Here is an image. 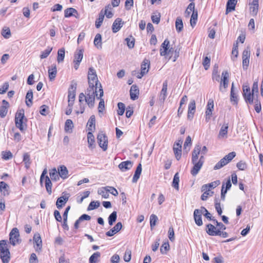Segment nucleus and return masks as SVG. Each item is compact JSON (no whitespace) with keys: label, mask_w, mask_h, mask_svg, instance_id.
<instances>
[{"label":"nucleus","mask_w":263,"mask_h":263,"mask_svg":"<svg viewBox=\"0 0 263 263\" xmlns=\"http://www.w3.org/2000/svg\"><path fill=\"white\" fill-rule=\"evenodd\" d=\"M200 152V145L199 144L196 145L192 154V163L194 164V166L191 171V174L193 176H195L199 173L203 165L201 162H197Z\"/></svg>","instance_id":"nucleus-1"},{"label":"nucleus","mask_w":263,"mask_h":263,"mask_svg":"<svg viewBox=\"0 0 263 263\" xmlns=\"http://www.w3.org/2000/svg\"><path fill=\"white\" fill-rule=\"evenodd\" d=\"M88 81L89 86H95L96 88H99L100 97L103 96V90L101 83L99 82L96 74V70L92 67L89 68L88 72Z\"/></svg>","instance_id":"nucleus-2"},{"label":"nucleus","mask_w":263,"mask_h":263,"mask_svg":"<svg viewBox=\"0 0 263 263\" xmlns=\"http://www.w3.org/2000/svg\"><path fill=\"white\" fill-rule=\"evenodd\" d=\"M6 246V240L0 241V256L3 263H8L10 258V253Z\"/></svg>","instance_id":"nucleus-3"},{"label":"nucleus","mask_w":263,"mask_h":263,"mask_svg":"<svg viewBox=\"0 0 263 263\" xmlns=\"http://www.w3.org/2000/svg\"><path fill=\"white\" fill-rule=\"evenodd\" d=\"M170 41L168 39H165L161 46L160 50V54L161 56L168 55L169 60L173 57V53L174 52V49L173 48L169 47Z\"/></svg>","instance_id":"nucleus-4"},{"label":"nucleus","mask_w":263,"mask_h":263,"mask_svg":"<svg viewBox=\"0 0 263 263\" xmlns=\"http://www.w3.org/2000/svg\"><path fill=\"white\" fill-rule=\"evenodd\" d=\"M236 156V153L234 152L229 153L221 159L214 167V169L216 170L221 168L226 164L229 163Z\"/></svg>","instance_id":"nucleus-5"},{"label":"nucleus","mask_w":263,"mask_h":263,"mask_svg":"<svg viewBox=\"0 0 263 263\" xmlns=\"http://www.w3.org/2000/svg\"><path fill=\"white\" fill-rule=\"evenodd\" d=\"M24 117V110L23 109L17 111L15 116V125L22 132L24 131L25 129L23 124V119Z\"/></svg>","instance_id":"nucleus-6"},{"label":"nucleus","mask_w":263,"mask_h":263,"mask_svg":"<svg viewBox=\"0 0 263 263\" xmlns=\"http://www.w3.org/2000/svg\"><path fill=\"white\" fill-rule=\"evenodd\" d=\"M243 96L247 103L252 104L254 93L251 91L250 86L248 84H244L242 86Z\"/></svg>","instance_id":"nucleus-7"},{"label":"nucleus","mask_w":263,"mask_h":263,"mask_svg":"<svg viewBox=\"0 0 263 263\" xmlns=\"http://www.w3.org/2000/svg\"><path fill=\"white\" fill-rule=\"evenodd\" d=\"M222 78L220 81L219 90L222 92H224L226 89L228 87L229 73L228 71H223L222 72Z\"/></svg>","instance_id":"nucleus-8"},{"label":"nucleus","mask_w":263,"mask_h":263,"mask_svg":"<svg viewBox=\"0 0 263 263\" xmlns=\"http://www.w3.org/2000/svg\"><path fill=\"white\" fill-rule=\"evenodd\" d=\"M20 234L17 228H14L12 229L9 234V240L11 244L15 246L20 242L19 239Z\"/></svg>","instance_id":"nucleus-9"},{"label":"nucleus","mask_w":263,"mask_h":263,"mask_svg":"<svg viewBox=\"0 0 263 263\" xmlns=\"http://www.w3.org/2000/svg\"><path fill=\"white\" fill-rule=\"evenodd\" d=\"M97 141L100 147L104 151H106L108 146V139L105 134L102 132L99 133L97 136Z\"/></svg>","instance_id":"nucleus-10"},{"label":"nucleus","mask_w":263,"mask_h":263,"mask_svg":"<svg viewBox=\"0 0 263 263\" xmlns=\"http://www.w3.org/2000/svg\"><path fill=\"white\" fill-rule=\"evenodd\" d=\"M214 109V101L213 99H210L209 100L208 104L206 105V109L205 111V121L208 122L212 115V112Z\"/></svg>","instance_id":"nucleus-11"},{"label":"nucleus","mask_w":263,"mask_h":263,"mask_svg":"<svg viewBox=\"0 0 263 263\" xmlns=\"http://www.w3.org/2000/svg\"><path fill=\"white\" fill-rule=\"evenodd\" d=\"M83 57V51L82 49L77 50L74 53V59L73 62L74 63V68L78 69Z\"/></svg>","instance_id":"nucleus-12"},{"label":"nucleus","mask_w":263,"mask_h":263,"mask_svg":"<svg viewBox=\"0 0 263 263\" xmlns=\"http://www.w3.org/2000/svg\"><path fill=\"white\" fill-rule=\"evenodd\" d=\"M231 186L232 184L230 178L227 180L225 183H223L221 190V199L222 200L224 201L225 200L226 194L228 190L230 189Z\"/></svg>","instance_id":"nucleus-13"},{"label":"nucleus","mask_w":263,"mask_h":263,"mask_svg":"<svg viewBox=\"0 0 263 263\" xmlns=\"http://www.w3.org/2000/svg\"><path fill=\"white\" fill-rule=\"evenodd\" d=\"M69 197V194H65L58 198L56 202V206L58 209H61L66 203Z\"/></svg>","instance_id":"nucleus-14"},{"label":"nucleus","mask_w":263,"mask_h":263,"mask_svg":"<svg viewBox=\"0 0 263 263\" xmlns=\"http://www.w3.org/2000/svg\"><path fill=\"white\" fill-rule=\"evenodd\" d=\"M196 110V103L194 100L190 101L188 107L187 119L192 120Z\"/></svg>","instance_id":"nucleus-15"},{"label":"nucleus","mask_w":263,"mask_h":263,"mask_svg":"<svg viewBox=\"0 0 263 263\" xmlns=\"http://www.w3.org/2000/svg\"><path fill=\"white\" fill-rule=\"evenodd\" d=\"M167 82L165 81L163 83L162 88L159 95V101L163 103L167 96Z\"/></svg>","instance_id":"nucleus-16"},{"label":"nucleus","mask_w":263,"mask_h":263,"mask_svg":"<svg viewBox=\"0 0 263 263\" xmlns=\"http://www.w3.org/2000/svg\"><path fill=\"white\" fill-rule=\"evenodd\" d=\"M202 213L203 212L201 211L200 209H195L194 212V218L195 222L196 224L198 226H201L203 224L201 219V215H202Z\"/></svg>","instance_id":"nucleus-17"},{"label":"nucleus","mask_w":263,"mask_h":263,"mask_svg":"<svg viewBox=\"0 0 263 263\" xmlns=\"http://www.w3.org/2000/svg\"><path fill=\"white\" fill-rule=\"evenodd\" d=\"M122 228V224L118 222L112 229L106 233L107 236H112L121 230Z\"/></svg>","instance_id":"nucleus-18"},{"label":"nucleus","mask_w":263,"mask_h":263,"mask_svg":"<svg viewBox=\"0 0 263 263\" xmlns=\"http://www.w3.org/2000/svg\"><path fill=\"white\" fill-rule=\"evenodd\" d=\"M123 22L120 18H117L112 24V30L114 33H116L120 30L123 26Z\"/></svg>","instance_id":"nucleus-19"},{"label":"nucleus","mask_w":263,"mask_h":263,"mask_svg":"<svg viewBox=\"0 0 263 263\" xmlns=\"http://www.w3.org/2000/svg\"><path fill=\"white\" fill-rule=\"evenodd\" d=\"M258 10V0H253L250 4V11L252 16H255L257 15Z\"/></svg>","instance_id":"nucleus-20"},{"label":"nucleus","mask_w":263,"mask_h":263,"mask_svg":"<svg viewBox=\"0 0 263 263\" xmlns=\"http://www.w3.org/2000/svg\"><path fill=\"white\" fill-rule=\"evenodd\" d=\"M218 231L216 227L211 223L206 225V232L210 236H217L219 234Z\"/></svg>","instance_id":"nucleus-21"},{"label":"nucleus","mask_w":263,"mask_h":263,"mask_svg":"<svg viewBox=\"0 0 263 263\" xmlns=\"http://www.w3.org/2000/svg\"><path fill=\"white\" fill-rule=\"evenodd\" d=\"M139 93L138 87L136 85H133L131 86L130 89V99L133 100H135L138 99Z\"/></svg>","instance_id":"nucleus-22"},{"label":"nucleus","mask_w":263,"mask_h":263,"mask_svg":"<svg viewBox=\"0 0 263 263\" xmlns=\"http://www.w3.org/2000/svg\"><path fill=\"white\" fill-rule=\"evenodd\" d=\"M119 168L122 171L124 172L128 170L133 166V163L130 161H123L119 164Z\"/></svg>","instance_id":"nucleus-23"},{"label":"nucleus","mask_w":263,"mask_h":263,"mask_svg":"<svg viewBox=\"0 0 263 263\" xmlns=\"http://www.w3.org/2000/svg\"><path fill=\"white\" fill-rule=\"evenodd\" d=\"M77 88V84H71L70 86V88L68 90V100H70L71 101H74L75 100L76 98V90Z\"/></svg>","instance_id":"nucleus-24"},{"label":"nucleus","mask_w":263,"mask_h":263,"mask_svg":"<svg viewBox=\"0 0 263 263\" xmlns=\"http://www.w3.org/2000/svg\"><path fill=\"white\" fill-rule=\"evenodd\" d=\"M109 188H110V186H107L99 189L98 190V194L101 195L103 198H108L109 197L108 192L110 191Z\"/></svg>","instance_id":"nucleus-25"},{"label":"nucleus","mask_w":263,"mask_h":263,"mask_svg":"<svg viewBox=\"0 0 263 263\" xmlns=\"http://www.w3.org/2000/svg\"><path fill=\"white\" fill-rule=\"evenodd\" d=\"M237 3V0H228L227 4V8L226 13L227 14L229 12L235 10V6Z\"/></svg>","instance_id":"nucleus-26"},{"label":"nucleus","mask_w":263,"mask_h":263,"mask_svg":"<svg viewBox=\"0 0 263 263\" xmlns=\"http://www.w3.org/2000/svg\"><path fill=\"white\" fill-rule=\"evenodd\" d=\"M70 209V206H67L63 214V228H64V229L66 230H69V227L67 224V218H68V212L69 211Z\"/></svg>","instance_id":"nucleus-27"},{"label":"nucleus","mask_w":263,"mask_h":263,"mask_svg":"<svg viewBox=\"0 0 263 263\" xmlns=\"http://www.w3.org/2000/svg\"><path fill=\"white\" fill-rule=\"evenodd\" d=\"M58 172L59 176L63 179L68 178V171L66 167L64 165L60 166L58 168Z\"/></svg>","instance_id":"nucleus-28"},{"label":"nucleus","mask_w":263,"mask_h":263,"mask_svg":"<svg viewBox=\"0 0 263 263\" xmlns=\"http://www.w3.org/2000/svg\"><path fill=\"white\" fill-rule=\"evenodd\" d=\"M150 62L148 60L145 59L143 60L141 65V72L143 74H146L148 72L149 68Z\"/></svg>","instance_id":"nucleus-29"},{"label":"nucleus","mask_w":263,"mask_h":263,"mask_svg":"<svg viewBox=\"0 0 263 263\" xmlns=\"http://www.w3.org/2000/svg\"><path fill=\"white\" fill-rule=\"evenodd\" d=\"M142 172V165L141 163H139L138 166L137 167V168L136 170V171L135 172V174L133 178V182L136 183L137 182L138 180L139 179L140 175Z\"/></svg>","instance_id":"nucleus-30"},{"label":"nucleus","mask_w":263,"mask_h":263,"mask_svg":"<svg viewBox=\"0 0 263 263\" xmlns=\"http://www.w3.org/2000/svg\"><path fill=\"white\" fill-rule=\"evenodd\" d=\"M75 14H78V11L73 8H67L64 11V16L65 17H69L72 16H74L76 17H77Z\"/></svg>","instance_id":"nucleus-31"},{"label":"nucleus","mask_w":263,"mask_h":263,"mask_svg":"<svg viewBox=\"0 0 263 263\" xmlns=\"http://www.w3.org/2000/svg\"><path fill=\"white\" fill-rule=\"evenodd\" d=\"M229 127V124L228 123H224L222 126H221L219 133V138H223L227 136L228 133V129Z\"/></svg>","instance_id":"nucleus-32"},{"label":"nucleus","mask_w":263,"mask_h":263,"mask_svg":"<svg viewBox=\"0 0 263 263\" xmlns=\"http://www.w3.org/2000/svg\"><path fill=\"white\" fill-rule=\"evenodd\" d=\"M181 147L178 144H174L173 151L177 160H179L181 157Z\"/></svg>","instance_id":"nucleus-33"},{"label":"nucleus","mask_w":263,"mask_h":263,"mask_svg":"<svg viewBox=\"0 0 263 263\" xmlns=\"http://www.w3.org/2000/svg\"><path fill=\"white\" fill-rule=\"evenodd\" d=\"M33 92L30 89L27 92L26 96V104L28 107H30L32 104Z\"/></svg>","instance_id":"nucleus-34"},{"label":"nucleus","mask_w":263,"mask_h":263,"mask_svg":"<svg viewBox=\"0 0 263 263\" xmlns=\"http://www.w3.org/2000/svg\"><path fill=\"white\" fill-rule=\"evenodd\" d=\"M88 94V96H86V102L89 107L92 108L95 105V96L93 95L92 92Z\"/></svg>","instance_id":"nucleus-35"},{"label":"nucleus","mask_w":263,"mask_h":263,"mask_svg":"<svg viewBox=\"0 0 263 263\" xmlns=\"http://www.w3.org/2000/svg\"><path fill=\"white\" fill-rule=\"evenodd\" d=\"M91 92L93 93V95H95V94H96L97 99H99L100 98H101L100 97V93L99 92V90H97V88H96V87L89 86V88L87 89L86 91V96H88V94L89 93L91 94Z\"/></svg>","instance_id":"nucleus-36"},{"label":"nucleus","mask_w":263,"mask_h":263,"mask_svg":"<svg viewBox=\"0 0 263 263\" xmlns=\"http://www.w3.org/2000/svg\"><path fill=\"white\" fill-rule=\"evenodd\" d=\"M220 183V182L219 180H216L214 182H212L210 183L204 184L202 185L201 190H210V188H215L218 185H219Z\"/></svg>","instance_id":"nucleus-37"},{"label":"nucleus","mask_w":263,"mask_h":263,"mask_svg":"<svg viewBox=\"0 0 263 263\" xmlns=\"http://www.w3.org/2000/svg\"><path fill=\"white\" fill-rule=\"evenodd\" d=\"M9 186L4 181L0 182V191L4 196L9 195Z\"/></svg>","instance_id":"nucleus-38"},{"label":"nucleus","mask_w":263,"mask_h":263,"mask_svg":"<svg viewBox=\"0 0 263 263\" xmlns=\"http://www.w3.org/2000/svg\"><path fill=\"white\" fill-rule=\"evenodd\" d=\"M57 73V67L55 65L52 66L51 68L48 69L49 78L50 81L54 79Z\"/></svg>","instance_id":"nucleus-39"},{"label":"nucleus","mask_w":263,"mask_h":263,"mask_svg":"<svg viewBox=\"0 0 263 263\" xmlns=\"http://www.w3.org/2000/svg\"><path fill=\"white\" fill-rule=\"evenodd\" d=\"M73 127V124L71 120L67 119L65 124V130L67 133H71Z\"/></svg>","instance_id":"nucleus-40"},{"label":"nucleus","mask_w":263,"mask_h":263,"mask_svg":"<svg viewBox=\"0 0 263 263\" xmlns=\"http://www.w3.org/2000/svg\"><path fill=\"white\" fill-rule=\"evenodd\" d=\"M93 43L97 48H102V36L100 33H97L96 35Z\"/></svg>","instance_id":"nucleus-41"},{"label":"nucleus","mask_w":263,"mask_h":263,"mask_svg":"<svg viewBox=\"0 0 263 263\" xmlns=\"http://www.w3.org/2000/svg\"><path fill=\"white\" fill-rule=\"evenodd\" d=\"M101 256V254L99 252L94 253L89 259V263H97L99 261V258Z\"/></svg>","instance_id":"nucleus-42"},{"label":"nucleus","mask_w":263,"mask_h":263,"mask_svg":"<svg viewBox=\"0 0 263 263\" xmlns=\"http://www.w3.org/2000/svg\"><path fill=\"white\" fill-rule=\"evenodd\" d=\"M33 240H34L35 245L37 246L36 250H37L38 249L41 250L42 246V241L40 235H34Z\"/></svg>","instance_id":"nucleus-43"},{"label":"nucleus","mask_w":263,"mask_h":263,"mask_svg":"<svg viewBox=\"0 0 263 263\" xmlns=\"http://www.w3.org/2000/svg\"><path fill=\"white\" fill-rule=\"evenodd\" d=\"M87 142L89 148H93V145L95 143V137L91 132H88L87 134Z\"/></svg>","instance_id":"nucleus-44"},{"label":"nucleus","mask_w":263,"mask_h":263,"mask_svg":"<svg viewBox=\"0 0 263 263\" xmlns=\"http://www.w3.org/2000/svg\"><path fill=\"white\" fill-rule=\"evenodd\" d=\"M23 162L25 163V167L27 169L29 168L31 164V160L30 156L28 153H26L24 154Z\"/></svg>","instance_id":"nucleus-45"},{"label":"nucleus","mask_w":263,"mask_h":263,"mask_svg":"<svg viewBox=\"0 0 263 263\" xmlns=\"http://www.w3.org/2000/svg\"><path fill=\"white\" fill-rule=\"evenodd\" d=\"M198 18V12L197 10L194 11L192 14L191 19H190V24L191 26L193 28L195 25L196 24V22L197 21Z\"/></svg>","instance_id":"nucleus-46"},{"label":"nucleus","mask_w":263,"mask_h":263,"mask_svg":"<svg viewBox=\"0 0 263 263\" xmlns=\"http://www.w3.org/2000/svg\"><path fill=\"white\" fill-rule=\"evenodd\" d=\"M45 186L47 192L51 194L52 192V183L48 176H45Z\"/></svg>","instance_id":"nucleus-47"},{"label":"nucleus","mask_w":263,"mask_h":263,"mask_svg":"<svg viewBox=\"0 0 263 263\" xmlns=\"http://www.w3.org/2000/svg\"><path fill=\"white\" fill-rule=\"evenodd\" d=\"M175 27L177 31L179 32L182 30L183 25L182 19L180 17L176 18L175 22Z\"/></svg>","instance_id":"nucleus-48"},{"label":"nucleus","mask_w":263,"mask_h":263,"mask_svg":"<svg viewBox=\"0 0 263 263\" xmlns=\"http://www.w3.org/2000/svg\"><path fill=\"white\" fill-rule=\"evenodd\" d=\"M112 7L110 4H108L105 8L104 13L103 14L105 15L108 18H111L113 16V13L111 11Z\"/></svg>","instance_id":"nucleus-49"},{"label":"nucleus","mask_w":263,"mask_h":263,"mask_svg":"<svg viewBox=\"0 0 263 263\" xmlns=\"http://www.w3.org/2000/svg\"><path fill=\"white\" fill-rule=\"evenodd\" d=\"M65 57V49L61 48L58 51L57 61L58 63H61L64 61Z\"/></svg>","instance_id":"nucleus-50"},{"label":"nucleus","mask_w":263,"mask_h":263,"mask_svg":"<svg viewBox=\"0 0 263 263\" xmlns=\"http://www.w3.org/2000/svg\"><path fill=\"white\" fill-rule=\"evenodd\" d=\"M179 176L178 173H176L174 177L172 186L176 190H179Z\"/></svg>","instance_id":"nucleus-51"},{"label":"nucleus","mask_w":263,"mask_h":263,"mask_svg":"<svg viewBox=\"0 0 263 263\" xmlns=\"http://www.w3.org/2000/svg\"><path fill=\"white\" fill-rule=\"evenodd\" d=\"M104 18L103 10H101L99 16V18L96 20L95 25L97 28H100Z\"/></svg>","instance_id":"nucleus-52"},{"label":"nucleus","mask_w":263,"mask_h":263,"mask_svg":"<svg viewBox=\"0 0 263 263\" xmlns=\"http://www.w3.org/2000/svg\"><path fill=\"white\" fill-rule=\"evenodd\" d=\"M200 210L202 213V214L208 219L210 220H212L213 221H216L212 217L211 214L208 212V211L204 207H201Z\"/></svg>","instance_id":"nucleus-53"},{"label":"nucleus","mask_w":263,"mask_h":263,"mask_svg":"<svg viewBox=\"0 0 263 263\" xmlns=\"http://www.w3.org/2000/svg\"><path fill=\"white\" fill-rule=\"evenodd\" d=\"M215 208L218 213V214L219 215H221L222 213V211L220 206V200L218 198H216L215 199Z\"/></svg>","instance_id":"nucleus-54"},{"label":"nucleus","mask_w":263,"mask_h":263,"mask_svg":"<svg viewBox=\"0 0 263 263\" xmlns=\"http://www.w3.org/2000/svg\"><path fill=\"white\" fill-rule=\"evenodd\" d=\"M49 175L52 180H57L59 178V172H57L55 168H52L50 171Z\"/></svg>","instance_id":"nucleus-55"},{"label":"nucleus","mask_w":263,"mask_h":263,"mask_svg":"<svg viewBox=\"0 0 263 263\" xmlns=\"http://www.w3.org/2000/svg\"><path fill=\"white\" fill-rule=\"evenodd\" d=\"M117 217V212L114 211L108 217V223L110 226H112L116 221Z\"/></svg>","instance_id":"nucleus-56"},{"label":"nucleus","mask_w":263,"mask_h":263,"mask_svg":"<svg viewBox=\"0 0 263 263\" xmlns=\"http://www.w3.org/2000/svg\"><path fill=\"white\" fill-rule=\"evenodd\" d=\"M52 50V47H48L45 50L41 52L40 58L42 59L46 58L49 55Z\"/></svg>","instance_id":"nucleus-57"},{"label":"nucleus","mask_w":263,"mask_h":263,"mask_svg":"<svg viewBox=\"0 0 263 263\" xmlns=\"http://www.w3.org/2000/svg\"><path fill=\"white\" fill-rule=\"evenodd\" d=\"M195 10V3L194 2L191 3L187 6V9L185 11V14L186 16H189L192 11L193 12Z\"/></svg>","instance_id":"nucleus-58"},{"label":"nucleus","mask_w":263,"mask_h":263,"mask_svg":"<svg viewBox=\"0 0 263 263\" xmlns=\"http://www.w3.org/2000/svg\"><path fill=\"white\" fill-rule=\"evenodd\" d=\"M202 191L204 193L201 195V199L203 201L206 200L209 196H212L213 194V192H210V190H202Z\"/></svg>","instance_id":"nucleus-59"},{"label":"nucleus","mask_w":263,"mask_h":263,"mask_svg":"<svg viewBox=\"0 0 263 263\" xmlns=\"http://www.w3.org/2000/svg\"><path fill=\"white\" fill-rule=\"evenodd\" d=\"M100 202L98 201H91L88 205L87 210L89 211L93 210L95 209L98 208L100 206Z\"/></svg>","instance_id":"nucleus-60"},{"label":"nucleus","mask_w":263,"mask_h":263,"mask_svg":"<svg viewBox=\"0 0 263 263\" xmlns=\"http://www.w3.org/2000/svg\"><path fill=\"white\" fill-rule=\"evenodd\" d=\"M158 220L157 216L155 214H152L150 216V226L151 229H152L153 227H154L156 222Z\"/></svg>","instance_id":"nucleus-61"},{"label":"nucleus","mask_w":263,"mask_h":263,"mask_svg":"<svg viewBox=\"0 0 263 263\" xmlns=\"http://www.w3.org/2000/svg\"><path fill=\"white\" fill-rule=\"evenodd\" d=\"M8 106H2L0 107V117L2 118L6 117L8 112Z\"/></svg>","instance_id":"nucleus-62"},{"label":"nucleus","mask_w":263,"mask_h":263,"mask_svg":"<svg viewBox=\"0 0 263 263\" xmlns=\"http://www.w3.org/2000/svg\"><path fill=\"white\" fill-rule=\"evenodd\" d=\"M2 158L4 160H9L12 158V154L10 151L2 152Z\"/></svg>","instance_id":"nucleus-63"},{"label":"nucleus","mask_w":263,"mask_h":263,"mask_svg":"<svg viewBox=\"0 0 263 263\" xmlns=\"http://www.w3.org/2000/svg\"><path fill=\"white\" fill-rule=\"evenodd\" d=\"M118 114L120 116H122L123 115L125 111V105L122 102H119L118 104Z\"/></svg>","instance_id":"nucleus-64"}]
</instances>
